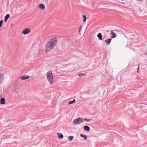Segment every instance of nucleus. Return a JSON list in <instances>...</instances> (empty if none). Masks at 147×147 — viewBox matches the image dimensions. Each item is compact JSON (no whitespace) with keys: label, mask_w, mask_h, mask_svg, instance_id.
Wrapping results in <instances>:
<instances>
[{"label":"nucleus","mask_w":147,"mask_h":147,"mask_svg":"<svg viewBox=\"0 0 147 147\" xmlns=\"http://www.w3.org/2000/svg\"><path fill=\"white\" fill-rule=\"evenodd\" d=\"M144 55H147V53H144Z\"/></svg>","instance_id":"5701e85b"},{"label":"nucleus","mask_w":147,"mask_h":147,"mask_svg":"<svg viewBox=\"0 0 147 147\" xmlns=\"http://www.w3.org/2000/svg\"><path fill=\"white\" fill-rule=\"evenodd\" d=\"M82 28V26H81L79 28L78 32H79L81 31Z\"/></svg>","instance_id":"4be33fe9"},{"label":"nucleus","mask_w":147,"mask_h":147,"mask_svg":"<svg viewBox=\"0 0 147 147\" xmlns=\"http://www.w3.org/2000/svg\"><path fill=\"white\" fill-rule=\"evenodd\" d=\"M5 99L4 98H1L0 99V104L3 105L5 103Z\"/></svg>","instance_id":"0eeeda50"},{"label":"nucleus","mask_w":147,"mask_h":147,"mask_svg":"<svg viewBox=\"0 0 147 147\" xmlns=\"http://www.w3.org/2000/svg\"><path fill=\"white\" fill-rule=\"evenodd\" d=\"M84 129L85 131H89L90 130V128L87 125H86L84 126Z\"/></svg>","instance_id":"1a4fd4ad"},{"label":"nucleus","mask_w":147,"mask_h":147,"mask_svg":"<svg viewBox=\"0 0 147 147\" xmlns=\"http://www.w3.org/2000/svg\"><path fill=\"white\" fill-rule=\"evenodd\" d=\"M73 136H69L68 137V138L70 141H71L73 139Z\"/></svg>","instance_id":"2eb2a0df"},{"label":"nucleus","mask_w":147,"mask_h":147,"mask_svg":"<svg viewBox=\"0 0 147 147\" xmlns=\"http://www.w3.org/2000/svg\"><path fill=\"white\" fill-rule=\"evenodd\" d=\"M82 137L84 138L85 140H86L87 138V136L85 135H84Z\"/></svg>","instance_id":"aec40b11"},{"label":"nucleus","mask_w":147,"mask_h":147,"mask_svg":"<svg viewBox=\"0 0 147 147\" xmlns=\"http://www.w3.org/2000/svg\"><path fill=\"white\" fill-rule=\"evenodd\" d=\"M110 35H111V38H115L117 36V35L112 31L110 33Z\"/></svg>","instance_id":"39448f33"},{"label":"nucleus","mask_w":147,"mask_h":147,"mask_svg":"<svg viewBox=\"0 0 147 147\" xmlns=\"http://www.w3.org/2000/svg\"><path fill=\"white\" fill-rule=\"evenodd\" d=\"M97 36L100 40H101L102 39V36L101 33H99L97 35Z\"/></svg>","instance_id":"9b49d317"},{"label":"nucleus","mask_w":147,"mask_h":147,"mask_svg":"<svg viewBox=\"0 0 147 147\" xmlns=\"http://www.w3.org/2000/svg\"><path fill=\"white\" fill-rule=\"evenodd\" d=\"M84 135H82V134H81L80 136L81 137H83V136Z\"/></svg>","instance_id":"b1692460"},{"label":"nucleus","mask_w":147,"mask_h":147,"mask_svg":"<svg viewBox=\"0 0 147 147\" xmlns=\"http://www.w3.org/2000/svg\"><path fill=\"white\" fill-rule=\"evenodd\" d=\"M9 14H7L6 15V16L5 17V22H6L8 19L9 18Z\"/></svg>","instance_id":"4468645a"},{"label":"nucleus","mask_w":147,"mask_h":147,"mask_svg":"<svg viewBox=\"0 0 147 147\" xmlns=\"http://www.w3.org/2000/svg\"><path fill=\"white\" fill-rule=\"evenodd\" d=\"M29 78V76H21L20 77V78L22 80H25L28 79Z\"/></svg>","instance_id":"f8f14e48"},{"label":"nucleus","mask_w":147,"mask_h":147,"mask_svg":"<svg viewBox=\"0 0 147 147\" xmlns=\"http://www.w3.org/2000/svg\"><path fill=\"white\" fill-rule=\"evenodd\" d=\"M3 23V20H1L0 21V28L2 26V25Z\"/></svg>","instance_id":"a211bd4d"},{"label":"nucleus","mask_w":147,"mask_h":147,"mask_svg":"<svg viewBox=\"0 0 147 147\" xmlns=\"http://www.w3.org/2000/svg\"><path fill=\"white\" fill-rule=\"evenodd\" d=\"M111 40V39L110 38H109L108 39L105 40V43L106 45H108L110 44Z\"/></svg>","instance_id":"423d86ee"},{"label":"nucleus","mask_w":147,"mask_h":147,"mask_svg":"<svg viewBox=\"0 0 147 147\" xmlns=\"http://www.w3.org/2000/svg\"><path fill=\"white\" fill-rule=\"evenodd\" d=\"M11 25L12 26H13V24H11Z\"/></svg>","instance_id":"393cba45"},{"label":"nucleus","mask_w":147,"mask_h":147,"mask_svg":"<svg viewBox=\"0 0 147 147\" xmlns=\"http://www.w3.org/2000/svg\"><path fill=\"white\" fill-rule=\"evenodd\" d=\"M4 79V76L3 75L0 74V84L2 82Z\"/></svg>","instance_id":"ddd939ff"},{"label":"nucleus","mask_w":147,"mask_h":147,"mask_svg":"<svg viewBox=\"0 0 147 147\" xmlns=\"http://www.w3.org/2000/svg\"><path fill=\"white\" fill-rule=\"evenodd\" d=\"M84 120L85 121H89L91 120L90 119H84Z\"/></svg>","instance_id":"412c9836"},{"label":"nucleus","mask_w":147,"mask_h":147,"mask_svg":"<svg viewBox=\"0 0 147 147\" xmlns=\"http://www.w3.org/2000/svg\"><path fill=\"white\" fill-rule=\"evenodd\" d=\"M84 119L79 117L75 119L73 121V123L75 125L80 124L83 122Z\"/></svg>","instance_id":"7ed1b4c3"},{"label":"nucleus","mask_w":147,"mask_h":147,"mask_svg":"<svg viewBox=\"0 0 147 147\" xmlns=\"http://www.w3.org/2000/svg\"><path fill=\"white\" fill-rule=\"evenodd\" d=\"M57 134L58 136V138L59 139L62 138L63 137V135L61 133H57Z\"/></svg>","instance_id":"6e6552de"},{"label":"nucleus","mask_w":147,"mask_h":147,"mask_svg":"<svg viewBox=\"0 0 147 147\" xmlns=\"http://www.w3.org/2000/svg\"><path fill=\"white\" fill-rule=\"evenodd\" d=\"M31 30L29 28H26L23 30L22 33L23 34L26 35L29 33Z\"/></svg>","instance_id":"20e7f679"},{"label":"nucleus","mask_w":147,"mask_h":147,"mask_svg":"<svg viewBox=\"0 0 147 147\" xmlns=\"http://www.w3.org/2000/svg\"><path fill=\"white\" fill-rule=\"evenodd\" d=\"M38 7L40 9H41L42 10L44 9L45 8V6L43 4H40L38 5Z\"/></svg>","instance_id":"9d476101"},{"label":"nucleus","mask_w":147,"mask_h":147,"mask_svg":"<svg viewBox=\"0 0 147 147\" xmlns=\"http://www.w3.org/2000/svg\"><path fill=\"white\" fill-rule=\"evenodd\" d=\"M75 102V100L74 99L73 100V101H69L68 103V105H69L70 104H73V103H74Z\"/></svg>","instance_id":"dca6fc26"},{"label":"nucleus","mask_w":147,"mask_h":147,"mask_svg":"<svg viewBox=\"0 0 147 147\" xmlns=\"http://www.w3.org/2000/svg\"><path fill=\"white\" fill-rule=\"evenodd\" d=\"M47 82L50 85L53 86L54 85L53 76L51 70H49L47 72Z\"/></svg>","instance_id":"f03ea898"},{"label":"nucleus","mask_w":147,"mask_h":147,"mask_svg":"<svg viewBox=\"0 0 147 147\" xmlns=\"http://www.w3.org/2000/svg\"><path fill=\"white\" fill-rule=\"evenodd\" d=\"M83 22H86V17L85 15H83Z\"/></svg>","instance_id":"f3484780"},{"label":"nucleus","mask_w":147,"mask_h":147,"mask_svg":"<svg viewBox=\"0 0 147 147\" xmlns=\"http://www.w3.org/2000/svg\"><path fill=\"white\" fill-rule=\"evenodd\" d=\"M138 68H139V67H138V71H137L138 72Z\"/></svg>","instance_id":"a878e982"},{"label":"nucleus","mask_w":147,"mask_h":147,"mask_svg":"<svg viewBox=\"0 0 147 147\" xmlns=\"http://www.w3.org/2000/svg\"><path fill=\"white\" fill-rule=\"evenodd\" d=\"M57 40V38L56 37H53L51 38L45 45V51L48 52L53 49L56 45Z\"/></svg>","instance_id":"f257e3e1"},{"label":"nucleus","mask_w":147,"mask_h":147,"mask_svg":"<svg viewBox=\"0 0 147 147\" xmlns=\"http://www.w3.org/2000/svg\"><path fill=\"white\" fill-rule=\"evenodd\" d=\"M78 76H84V74L82 73H80V74H79Z\"/></svg>","instance_id":"6ab92c4d"}]
</instances>
